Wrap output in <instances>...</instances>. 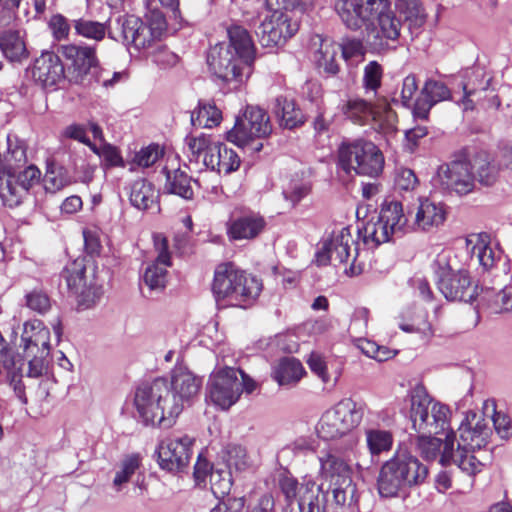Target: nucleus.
<instances>
[{"label": "nucleus", "mask_w": 512, "mask_h": 512, "mask_svg": "<svg viewBox=\"0 0 512 512\" xmlns=\"http://www.w3.org/2000/svg\"><path fill=\"white\" fill-rule=\"evenodd\" d=\"M163 171L166 176L164 190L167 193L177 195L187 200L193 198V179L185 171L181 169L169 170L167 168H164Z\"/></svg>", "instance_id": "37"}, {"label": "nucleus", "mask_w": 512, "mask_h": 512, "mask_svg": "<svg viewBox=\"0 0 512 512\" xmlns=\"http://www.w3.org/2000/svg\"><path fill=\"white\" fill-rule=\"evenodd\" d=\"M134 407L144 425L170 428L181 413L178 400L171 395L169 380L163 377L140 384L135 391Z\"/></svg>", "instance_id": "2"}, {"label": "nucleus", "mask_w": 512, "mask_h": 512, "mask_svg": "<svg viewBox=\"0 0 512 512\" xmlns=\"http://www.w3.org/2000/svg\"><path fill=\"white\" fill-rule=\"evenodd\" d=\"M66 61V77L70 83L86 85L91 81V72L97 68L96 47L87 44H66L59 48Z\"/></svg>", "instance_id": "13"}, {"label": "nucleus", "mask_w": 512, "mask_h": 512, "mask_svg": "<svg viewBox=\"0 0 512 512\" xmlns=\"http://www.w3.org/2000/svg\"><path fill=\"white\" fill-rule=\"evenodd\" d=\"M428 468L406 451H396L380 468L377 490L382 498L405 495L409 488L424 483Z\"/></svg>", "instance_id": "4"}, {"label": "nucleus", "mask_w": 512, "mask_h": 512, "mask_svg": "<svg viewBox=\"0 0 512 512\" xmlns=\"http://www.w3.org/2000/svg\"><path fill=\"white\" fill-rule=\"evenodd\" d=\"M85 265L83 259H76L63 271L69 289L78 292L85 282Z\"/></svg>", "instance_id": "52"}, {"label": "nucleus", "mask_w": 512, "mask_h": 512, "mask_svg": "<svg viewBox=\"0 0 512 512\" xmlns=\"http://www.w3.org/2000/svg\"><path fill=\"white\" fill-rule=\"evenodd\" d=\"M24 366V360L20 357H11L9 361L3 366V370L6 371L10 386L13 388L17 398L23 404L27 403L25 386L22 383V370Z\"/></svg>", "instance_id": "49"}, {"label": "nucleus", "mask_w": 512, "mask_h": 512, "mask_svg": "<svg viewBox=\"0 0 512 512\" xmlns=\"http://www.w3.org/2000/svg\"><path fill=\"white\" fill-rule=\"evenodd\" d=\"M332 491L333 499L337 505L347 507L352 512L357 510L356 503V486L353 484L352 479H346L340 482H333V485H329Z\"/></svg>", "instance_id": "48"}, {"label": "nucleus", "mask_w": 512, "mask_h": 512, "mask_svg": "<svg viewBox=\"0 0 512 512\" xmlns=\"http://www.w3.org/2000/svg\"><path fill=\"white\" fill-rule=\"evenodd\" d=\"M385 157L372 141L355 139L343 142L338 149V168L347 175L379 177L384 170Z\"/></svg>", "instance_id": "6"}, {"label": "nucleus", "mask_w": 512, "mask_h": 512, "mask_svg": "<svg viewBox=\"0 0 512 512\" xmlns=\"http://www.w3.org/2000/svg\"><path fill=\"white\" fill-rule=\"evenodd\" d=\"M396 8L404 16L411 34L417 33L426 22V13L419 0H397Z\"/></svg>", "instance_id": "44"}, {"label": "nucleus", "mask_w": 512, "mask_h": 512, "mask_svg": "<svg viewBox=\"0 0 512 512\" xmlns=\"http://www.w3.org/2000/svg\"><path fill=\"white\" fill-rule=\"evenodd\" d=\"M341 109L343 114L355 124L365 125L372 120L380 132L386 135L396 132L395 114L384 98L379 99L374 105L363 99H351L343 104Z\"/></svg>", "instance_id": "12"}, {"label": "nucleus", "mask_w": 512, "mask_h": 512, "mask_svg": "<svg viewBox=\"0 0 512 512\" xmlns=\"http://www.w3.org/2000/svg\"><path fill=\"white\" fill-rule=\"evenodd\" d=\"M449 260L450 253L442 251L432 264L438 289L449 301L471 302L477 295V288L466 270L453 272Z\"/></svg>", "instance_id": "11"}, {"label": "nucleus", "mask_w": 512, "mask_h": 512, "mask_svg": "<svg viewBox=\"0 0 512 512\" xmlns=\"http://www.w3.org/2000/svg\"><path fill=\"white\" fill-rule=\"evenodd\" d=\"M142 458L138 453H132L123 457L119 462L112 481V487L116 492L123 490L124 486L132 480V477L140 469Z\"/></svg>", "instance_id": "39"}, {"label": "nucleus", "mask_w": 512, "mask_h": 512, "mask_svg": "<svg viewBox=\"0 0 512 512\" xmlns=\"http://www.w3.org/2000/svg\"><path fill=\"white\" fill-rule=\"evenodd\" d=\"M73 27L76 35L96 42L102 41L106 35L109 36L110 30H114L109 21L99 22L84 17L73 20Z\"/></svg>", "instance_id": "42"}, {"label": "nucleus", "mask_w": 512, "mask_h": 512, "mask_svg": "<svg viewBox=\"0 0 512 512\" xmlns=\"http://www.w3.org/2000/svg\"><path fill=\"white\" fill-rule=\"evenodd\" d=\"M357 232L363 243L370 248L386 243L393 237L379 215L376 220L367 221L362 228L357 229Z\"/></svg>", "instance_id": "38"}, {"label": "nucleus", "mask_w": 512, "mask_h": 512, "mask_svg": "<svg viewBox=\"0 0 512 512\" xmlns=\"http://www.w3.org/2000/svg\"><path fill=\"white\" fill-rule=\"evenodd\" d=\"M273 113L279 121L280 126L293 129L304 123V114L296 106L295 102L283 96L275 99Z\"/></svg>", "instance_id": "35"}, {"label": "nucleus", "mask_w": 512, "mask_h": 512, "mask_svg": "<svg viewBox=\"0 0 512 512\" xmlns=\"http://www.w3.org/2000/svg\"><path fill=\"white\" fill-rule=\"evenodd\" d=\"M201 379L196 377L190 370L183 366H176L171 371L169 381L171 395L180 402L181 411L184 403L196 396L201 387Z\"/></svg>", "instance_id": "25"}, {"label": "nucleus", "mask_w": 512, "mask_h": 512, "mask_svg": "<svg viewBox=\"0 0 512 512\" xmlns=\"http://www.w3.org/2000/svg\"><path fill=\"white\" fill-rule=\"evenodd\" d=\"M476 176L469 161L456 160L439 166L436 175L438 184L447 191L463 196L475 188Z\"/></svg>", "instance_id": "17"}, {"label": "nucleus", "mask_w": 512, "mask_h": 512, "mask_svg": "<svg viewBox=\"0 0 512 512\" xmlns=\"http://www.w3.org/2000/svg\"><path fill=\"white\" fill-rule=\"evenodd\" d=\"M307 364L310 370L315 373L323 383H328L330 381L326 362L321 354L312 352L307 359Z\"/></svg>", "instance_id": "64"}, {"label": "nucleus", "mask_w": 512, "mask_h": 512, "mask_svg": "<svg viewBox=\"0 0 512 512\" xmlns=\"http://www.w3.org/2000/svg\"><path fill=\"white\" fill-rule=\"evenodd\" d=\"M21 340L25 354H50V331L40 320L28 321L24 324Z\"/></svg>", "instance_id": "27"}, {"label": "nucleus", "mask_w": 512, "mask_h": 512, "mask_svg": "<svg viewBox=\"0 0 512 512\" xmlns=\"http://www.w3.org/2000/svg\"><path fill=\"white\" fill-rule=\"evenodd\" d=\"M311 49H313V59L319 69L327 74L335 75L339 71L336 56L340 51V46L329 38H323L315 35L311 38Z\"/></svg>", "instance_id": "31"}, {"label": "nucleus", "mask_w": 512, "mask_h": 512, "mask_svg": "<svg viewBox=\"0 0 512 512\" xmlns=\"http://www.w3.org/2000/svg\"><path fill=\"white\" fill-rule=\"evenodd\" d=\"M32 76L43 87H54L66 77L64 65L54 52H43L34 62Z\"/></svg>", "instance_id": "22"}, {"label": "nucleus", "mask_w": 512, "mask_h": 512, "mask_svg": "<svg viewBox=\"0 0 512 512\" xmlns=\"http://www.w3.org/2000/svg\"><path fill=\"white\" fill-rule=\"evenodd\" d=\"M0 49L5 58L11 62H22L28 58L25 32L15 29L0 32Z\"/></svg>", "instance_id": "33"}, {"label": "nucleus", "mask_w": 512, "mask_h": 512, "mask_svg": "<svg viewBox=\"0 0 512 512\" xmlns=\"http://www.w3.org/2000/svg\"><path fill=\"white\" fill-rule=\"evenodd\" d=\"M116 23L117 28L109 31V38L136 51L153 47L166 29V20L160 11H152L146 20L134 15L119 17Z\"/></svg>", "instance_id": "5"}, {"label": "nucleus", "mask_w": 512, "mask_h": 512, "mask_svg": "<svg viewBox=\"0 0 512 512\" xmlns=\"http://www.w3.org/2000/svg\"><path fill=\"white\" fill-rule=\"evenodd\" d=\"M154 242L158 256L155 262L146 268L143 278L151 290H162L167 282L166 268L171 266V258L166 238L157 235L154 237Z\"/></svg>", "instance_id": "24"}, {"label": "nucleus", "mask_w": 512, "mask_h": 512, "mask_svg": "<svg viewBox=\"0 0 512 512\" xmlns=\"http://www.w3.org/2000/svg\"><path fill=\"white\" fill-rule=\"evenodd\" d=\"M261 290V280L232 262L219 264L215 269L212 292L218 305L247 308Z\"/></svg>", "instance_id": "3"}, {"label": "nucleus", "mask_w": 512, "mask_h": 512, "mask_svg": "<svg viewBox=\"0 0 512 512\" xmlns=\"http://www.w3.org/2000/svg\"><path fill=\"white\" fill-rule=\"evenodd\" d=\"M418 185V178L409 168H398L395 173V187L400 191H413Z\"/></svg>", "instance_id": "59"}, {"label": "nucleus", "mask_w": 512, "mask_h": 512, "mask_svg": "<svg viewBox=\"0 0 512 512\" xmlns=\"http://www.w3.org/2000/svg\"><path fill=\"white\" fill-rule=\"evenodd\" d=\"M466 245L471 257L476 258L485 271L494 268L497 261L501 259V251L491 246L490 236L487 233L469 235Z\"/></svg>", "instance_id": "30"}, {"label": "nucleus", "mask_w": 512, "mask_h": 512, "mask_svg": "<svg viewBox=\"0 0 512 512\" xmlns=\"http://www.w3.org/2000/svg\"><path fill=\"white\" fill-rule=\"evenodd\" d=\"M489 421L481 414L468 412L462 421L459 431V441L457 447L460 449H470L471 451L480 450L488 443L491 435Z\"/></svg>", "instance_id": "19"}, {"label": "nucleus", "mask_w": 512, "mask_h": 512, "mask_svg": "<svg viewBox=\"0 0 512 512\" xmlns=\"http://www.w3.org/2000/svg\"><path fill=\"white\" fill-rule=\"evenodd\" d=\"M491 77L486 74L484 68L476 66L466 69L460 76L457 83L463 90V96L457 101L465 111L473 110L475 102L472 97L478 92L485 91L490 85Z\"/></svg>", "instance_id": "23"}, {"label": "nucleus", "mask_w": 512, "mask_h": 512, "mask_svg": "<svg viewBox=\"0 0 512 512\" xmlns=\"http://www.w3.org/2000/svg\"><path fill=\"white\" fill-rule=\"evenodd\" d=\"M186 146L193 157L196 159L201 153L206 154L208 150L213 146L210 137L206 134H200L199 136H188L186 137Z\"/></svg>", "instance_id": "60"}, {"label": "nucleus", "mask_w": 512, "mask_h": 512, "mask_svg": "<svg viewBox=\"0 0 512 512\" xmlns=\"http://www.w3.org/2000/svg\"><path fill=\"white\" fill-rule=\"evenodd\" d=\"M26 306L39 314H45L51 308V300L42 289H33L25 295Z\"/></svg>", "instance_id": "55"}, {"label": "nucleus", "mask_w": 512, "mask_h": 512, "mask_svg": "<svg viewBox=\"0 0 512 512\" xmlns=\"http://www.w3.org/2000/svg\"><path fill=\"white\" fill-rule=\"evenodd\" d=\"M240 163L238 154L222 143H214L203 158V164L219 174H230L236 171Z\"/></svg>", "instance_id": "28"}, {"label": "nucleus", "mask_w": 512, "mask_h": 512, "mask_svg": "<svg viewBox=\"0 0 512 512\" xmlns=\"http://www.w3.org/2000/svg\"><path fill=\"white\" fill-rule=\"evenodd\" d=\"M399 328L406 333H416L429 341L434 336L432 324L428 321V312L422 307L411 306L399 315Z\"/></svg>", "instance_id": "29"}, {"label": "nucleus", "mask_w": 512, "mask_h": 512, "mask_svg": "<svg viewBox=\"0 0 512 512\" xmlns=\"http://www.w3.org/2000/svg\"><path fill=\"white\" fill-rule=\"evenodd\" d=\"M44 188L48 192H56L66 186L67 180L59 169L56 171L52 167H49L44 176Z\"/></svg>", "instance_id": "63"}, {"label": "nucleus", "mask_w": 512, "mask_h": 512, "mask_svg": "<svg viewBox=\"0 0 512 512\" xmlns=\"http://www.w3.org/2000/svg\"><path fill=\"white\" fill-rule=\"evenodd\" d=\"M335 11L352 30L375 20L367 41L376 50L395 48L401 35L402 21L390 8L388 0H336Z\"/></svg>", "instance_id": "1"}, {"label": "nucleus", "mask_w": 512, "mask_h": 512, "mask_svg": "<svg viewBox=\"0 0 512 512\" xmlns=\"http://www.w3.org/2000/svg\"><path fill=\"white\" fill-rule=\"evenodd\" d=\"M41 177L40 170L34 166L30 165L26 167L23 171L19 173H15V178L17 179L18 184L23 188L24 194L36 183L39 182Z\"/></svg>", "instance_id": "62"}, {"label": "nucleus", "mask_w": 512, "mask_h": 512, "mask_svg": "<svg viewBox=\"0 0 512 512\" xmlns=\"http://www.w3.org/2000/svg\"><path fill=\"white\" fill-rule=\"evenodd\" d=\"M379 216L387 225V228L392 236L405 232L408 218L403 213V207L400 202L391 201L385 203L380 210Z\"/></svg>", "instance_id": "41"}, {"label": "nucleus", "mask_w": 512, "mask_h": 512, "mask_svg": "<svg viewBox=\"0 0 512 512\" xmlns=\"http://www.w3.org/2000/svg\"><path fill=\"white\" fill-rule=\"evenodd\" d=\"M207 62L212 73L224 82H243L251 74V66L240 61V57L220 43L211 48Z\"/></svg>", "instance_id": "14"}, {"label": "nucleus", "mask_w": 512, "mask_h": 512, "mask_svg": "<svg viewBox=\"0 0 512 512\" xmlns=\"http://www.w3.org/2000/svg\"><path fill=\"white\" fill-rule=\"evenodd\" d=\"M91 150L100 156L107 166H123V159L116 147L102 143L100 146H91Z\"/></svg>", "instance_id": "58"}, {"label": "nucleus", "mask_w": 512, "mask_h": 512, "mask_svg": "<svg viewBox=\"0 0 512 512\" xmlns=\"http://www.w3.org/2000/svg\"><path fill=\"white\" fill-rule=\"evenodd\" d=\"M227 34L229 47L235 55L240 57V61L252 65L255 58V47L249 32L242 26L234 24L228 27Z\"/></svg>", "instance_id": "32"}, {"label": "nucleus", "mask_w": 512, "mask_h": 512, "mask_svg": "<svg viewBox=\"0 0 512 512\" xmlns=\"http://www.w3.org/2000/svg\"><path fill=\"white\" fill-rule=\"evenodd\" d=\"M421 95L436 105L439 102L450 100L452 98L451 90L445 83L434 79H428L421 90Z\"/></svg>", "instance_id": "51"}, {"label": "nucleus", "mask_w": 512, "mask_h": 512, "mask_svg": "<svg viewBox=\"0 0 512 512\" xmlns=\"http://www.w3.org/2000/svg\"><path fill=\"white\" fill-rule=\"evenodd\" d=\"M383 69L376 61L369 62L364 68L363 83L366 93L376 94L377 89L381 86Z\"/></svg>", "instance_id": "54"}, {"label": "nucleus", "mask_w": 512, "mask_h": 512, "mask_svg": "<svg viewBox=\"0 0 512 512\" xmlns=\"http://www.w3.org/2000/svg\"><path fill=\"white\" fill-rule=\"evenodd\" d=\"M473 169L476 170L477 180L485 186L493 185L499 175L500 167L498 163H492L486 158L475 159Z\"/></svg>", "instance_id": "50"}, {"label": "nucleus", "mask_w": 512, "mask_h": 512, "mask_svg": "<svg viewBox=\"0 0 512 512\" xmlns=\"http://www.w3.org/2000/svg\"><path fill=\"white\" fill-rule=\"evenodd\" d=\"M433 435L418 434L417 447L422 457L426 460H434L442 454V440Z\"/></svg>", "instance_id": "53"}, {"label": "nucleus", "mask_w": 512, "mask_h": 512, "mask_svg": "<svg viewBox=\"0 0 512 512\" xmlns=\"http://www.w3.org/2000/svg\"><path fill=\"white\" fill-rule=\"evenodd\" d=\"M410 420L418 434H440L450 429L448 406L435 401L423 386L410 394Z\"/></svg>", "instance_id": "7"}, {"label": "nucleus", "mask_w": 512, "mask_h": 512, "mask_svg": "<svg viewBox=\"0 0 512 512\" xmlns=\"http://www.w3.org/2000/svg\"><path fill=\"white\" fill-rule=\"evenodd\" d=\"M304 374L301 362L295 358L285 357L274 369V379L279 385L297 383Z\"/></svg>", "instance_id": "45"}, {"label": "nucleus", "mask_w": 512, "mask_h": 512, "mask_svg": "<svg viewBox=\"0 0 512 512\" xmlns=\"http://www.w3.org/2000/svg\"><path fill=\"white\" fill-rule=\"evenodd\" d=\"M298 28L290 14L277 11L265 17L256 33L262 46L274 47L285 43Z\"/></svg>", "instance_id": "18"}, {"label": "nucleus", "mask_w": 512, "mask_h": 512, "mask_svg": "<svg viewBox=\"0 0 512 512\" xmlns=\"http://www.w3.org/2000/svg\"><path fill=\"white\" fill-rule=\"evenodd\" d=\"M75 293L78 295L79 307L82 309H88L100 300L103 295V287L92 283L89 286H86V283H84V286Z\"/></svg>", "instance_id": "56"}, {"label": "nucleus", "mask_w": 512, "mask_h": 512, "mask_svg": "<svg viewBox=\"0 0 512 512\" xmlns=\"http://www.w3.org/2000/svg\"><path fill=\"white\" fill-rule=\"evenodd\" d=\"M455 446V434L450 432L446 434L440 463L443 466L450 465L451 463L457 465V467L469 476H475L483 468L482 461L474 454L475 451L470 449H454Z\"/></svg>", "instance_id": "20"}, {"label": "nucleus", "mask_w": 512, "mask_h": 512, "mask_svg": "<svg viewBox=\"0 0 512 512\" xmlns=\"http://www.w3.org/2000/svg\"><path fill=\"white\" fill-rule=\"evenodd\" d=\"M23 188L15 178V172L8 171L0 175V198L8 207L18 206L24 197Z\"/></svg>", "instance_id": "46"}, {"label": "nucleus", "mask_w": 512, "mask_h": 512, "mask_svg": "<svg viewBox=\"0 0 512 512\" xmlns=\"http://www.w3.org/2000/svg\"><path fill=\"white\" fill-rule=\"evenodd\" d=\"M278 487L284 495L287 502L298 499V508L302 504V498L310 493H319V486L313 481H307L299 484L298 481L289 473L283 472L278 478Z\"/></svg>", "instance_id": "34"}, {"label": "nucleus", "mask_w": 512, "mask_h": 512, "mask_svg": "<svg viewBox=\"0 0 512 512\" xmlns=\"http://www.w3.org/2000/svg\"><path fill=\"white\" fill-rule=\"evenodd\" d=\"M129 200L132 206L138 210H149L157 207L158 192L153 184L139 179L131 184Z\"/></svg>", "instance_id": "36"}, {"label": "nucleus", "mask_w": 512, "mask_h": 512, "mask_svg": "<svg viewBox=\"0 0 512 512\" xmlns=\"http://www.w3.org/2000/svg\"><path fill=\"white\" fill-rule=\"evenodd\" d=\"M271 130L267 113L257 106H248L243 116L237 118L234 127L227 132L226 138L242 149L259 152L263 144L257 139L266 137Z\"/></svg>", "instance_id": "10"}, {"label": "nucleus", "mask_w": 512, "mask_h": 512, "mask_svg": "<svg viewBox=\"0 0 512 512\" xmlns=\"http://www.w3.org/2000/svg\"><path fill=\"white\" fill-rule=\"evenodd\" d=\"M241 396V387L238 383V371L226 367L213 372L207 383V397L221 409H228L234 405Z\"/></svg>", "instance_id": "15"}, {"label": "nucleus", "mask_w": 512, "mask_h": 512, "mask_svg": "<svg viewBox=\"0 0 512 512\" xmlns=\"http://www.w3.org/2000/svg\"><path fill=\"white\" fill-rule=\"evenodd\" d=\"M447 206L429 198H421L413 216L411 228L415 231H432L444 224Z\"/></svg>", "instance_id": "21"}, {"label": "nucleus", "mask_w": 512, "mask_h": 512, "mask_svg": "<svg viewBox=\"0 0 512 512\" xmlns=\"http://www.w3.org/2000/svg\"><path fill=\"white\" fill-rule=\"evenodd\" d=\"M222 112L210 102H199L191 113V124L197 128H212L220 124Z\"/></svg>", "instance_id": "47"}, {"label": "nucleus", "mask_w": 512, "mask_h": 512, "mask_svg": "<svg viewBox=\"0 0 512 512\" xmlns=\"http://www.w3.org/2000/svg\"><path fill=\"white\" fill-rule=\"evenodd\" d=\"M265 224V220L260 214L244 211L231 217L227 224V233L233 240H250L261 233Z\"/></svg>", "instance_id": "26"}, {"label": "nucleus", "mask_w": 512, "mask_h": 512, "mask_svg": "<svg viewBox=\"0 0 512 512\" xmlns=\"http://www.w3.org/2000/svg\"><path fill=\"white\" fill-rule=\"evenodd\" d=\"M48 26L56 40L61 41L68 38L70 24L62 14L53 15L48 22Z\"/></svg>", "instance_id": "61"}, {"label": "nucleus", "mask_w": 512, "mask_h": 512, "mask_svg": "<svg viewBox=\"0 0 512 512\" xmlns=\"http://www.w3.org/2000/svg\"><path fill=\"white\" fill-rule=\"evenodd\" d=\"M366 404L352 398H343L320 418L316 432L319 438L329 441L348 435L361 423Z\"/></svg>", "instance_id": "8"}, {"label": "nucleus", "mask_w": 512, "mask_h": 512, "mask_svg": "<svg viewBox=\"0 0 512 512\" xmlns=\"http://www.w3.org/2000/svg\"><path fill=\"white\" fill-rule=\"evenodd\" d=\"M365 439L367 448L372 457L389 452L394 442L392 432L379 427L365 429Z\"/></svg>", "instance_id": "43"}, {"label": "nucleus", "mask_w": 512, "mask_h": 512, "mask_svg": "<svg viewBox=\"0 0 512 512\" xmlns=\"http://www.w3.org/2000/svg\"><path fill=\"white\" fill-rule=\"evenodd\" d=\"M193 443L187 435L163 439L157 448L160 468L171 473L183 472L190 463Z\"/></svg>", "instance_id": "16"}, {"label": "nucleus", "mask_w": 512, "mask_h": 512, "mask_svg": "<svg viewBox=\"0 0 512 512\" xmlns=\"http://www.w3.org/2000/svg\"><path fill=\"white\" fill-rule=\"evenodd\" d=\"M359 256L357 242L351 233V228L347 226L333 230L331 236L322 242L315 259L319 266H325L331 262L347 263L351 261L346 273L356 276L361 274L365 268V264L359 260Z\"/></svg>", "instance_id": "9"}, {"label": "nucleus", "mask_w": 512, "mask_h": 512, "mask_svg": "<svg viewBox=\"0 0 512 512\" xmlns=\"http://www.w3.org/2000/svg\"><path fill=\"white\" fill-rule=\"evenodd\" d=\"M321 474L333 485V482H340L351 479V471L347 463L340 457L327 453L320 457Z\"/></svg>", "instance_id": "40"}, {"label": "nucleus", "mask_w": 512, "mask_h": 512, "mask_svg": "<svg viewBox=\"0 0 512 512\" xmlns=\"http://www.w3.org/2000/svg\"><path fill=\"white\" fill-rule=\"evenodd\" d=\"M162 156V150L158 145H149L137 152L133 163L139 167L148 168L154 165Z\"/></svg>", "instance_id": "57"}]
</instances>
